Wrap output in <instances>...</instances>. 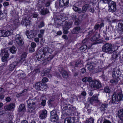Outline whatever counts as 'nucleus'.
Instances as JSON below:
<instances>
[{
  "label": "nucleus",
  "mask_w": 123,
  "mask_h": 123,
  "mask_svg": "<svg viewBox=\"0 0 123 123\" xmlns=\"http://www.w3.org/2000/svg\"><path fill=\"white\" fill-rule=\"evenodd\" d=\"M50 49L49 47L43 48L38 52L36 55L37 59L40 61L44 60L46 63L48 61L49 58H47L46 54L50 52Z\"/></svg>",
  "instance_id": "nucleus-1"
},
{
  "label": "nucleus",
  "mask_w": 123,
  "mask_h": 123,
  "mask_svg": "<svg viewBox=\"0 0 123 123\" xmlns=\"http://www.w3.org/2000/svg\"><path fill=\"white\" fill-rule=\"evenodd\" d=\"M67 19L68 17L66 15H64L63 16L61 15L59 17L56 16L54 18V24L56 27L61 26H63L68 22Z\"/></svg>",
  "instance_id": "nucleus-2"
},
{
  "label": "nucleus",
  "mask_w": 123,
  "mask_h": 123,
  "mask_svg": "<svg viewBox=\"0 0 123 123\" xmlns=\"http://www.w3.org/2000/svg\"><path fill=\"white\" fill-rule=\"evenodd\" d=\"M123 97L122 91L120 89L117 90L114 93L113 95L111 100L112 103L113 104L117 103L122 100Z\"/></svg>",
  "instance_id": "nucleus-3"
},
{
  "label": "nucleus",
  "mask_w": 123,
  "mask_h": 123,
  "mask_svg": "<svg viewBox=\"0 0 123 123\" xmlns=\"http://www.w3.org/2000/svg\"><path fill=\"white\" fill-rule=\"evenodd\" d=\"M102 50L105 52L111 54L115 51V49L113 48L112 46L111 43H107L105 44L103 46Z\"/></svg>",
  "instance_id": "nucleus-4"
},
{
  "label": "nucleus",
  "mask_w": 123,
  "mask_h": 123,
  "mask_svg": "<svg viewBox=\"0 0 123 123\" xmlns=\"http://www.w3.org/2000/svg\"><path fill=\"white\" fill-rule=\"evenodd\" d=\"M9 49L8 48H4L1 49L0 55L2 57L1 60L3 62H6L5 63L7 65V58L9 57V54L8 53Z\"/></svg>",
  "instance_id": "nucleus-5"
},
{
  "label": "nucleus",
  "mask_w": 123,
  "mask_h": 123,
  "mask_svg": "<svg viewBox=\"0 0 123 123\" xmlns=\"http://www.w3.org/2000/svg\"><path fill=\"white\" fill-rule=\"evenodd\" d=\"M47 87V85L46 84L40 82H37L36 84L35 87L37 90H38L45 91Z\"/></svg>",
  "instance_id": "nucleus-6"
},
{
  "label": "nucleus",
  "mask_w": 123,
  "mask_h": 123,
  "mask_svg": "<svg viewBox=\"0 0 123 123\" xmlns=\"http://www.w3.org/2000/svg\"><path fill=\"white\" fill-rule=\"evenodd\" d=\"M28 107L29 108L28 111L31 113L35 109L36 106L35 103L33 99H29L28 100Z\"/></svg>",
  "instance_id": "nucleus-7"
},
{
  "label": "nucleus",
  "mask_w": 123,
  "mask_h": 123,
  "mask_svg": "<svg viewBox=\"0 0 123 123\" xmlns=\"http://www.w3.org/2000/svg\"><path fill=\"white\" fill-rule=\"evenodd\" d=\"M98 64L97 61L88 62L87 63L88 69L89 70H92L94 69V67L98 65Z\"/></svg>",
  "instance_id": "nucleus-8"
},
{
  "label": "nucleus",
  "mask_w": 123,
  "mask_h": 123,
  "mask_svg": "<svg viewBox=\"0 0 123 123\" xmlns=\"http://www.w3.org/2000/svg\"><path fill=\"white\" fill-rule=\"evenodd\" d=\"M90 87L96 90L98 89L101 86L100 83L97 81H93L90 84Z\"/></svg>",
  "instance_id": "nucleus-9"
},
{
  "label": "nucleus",
  "mask_w": 123,
  "mask_h": 123,
  "mask_svg": "<svg viewBox=\"0 0 123 123\" xmlns=\"http://www.w3.org/2000/svg\"><path fill=\"white\" fill-rule=\"evenodd\" d=\"M12 30L10 31H6L5 30H0V37H8L12 34L13 32Z\"/></svg>",
  "instance_id": "nucleus-10"
},
{
  "label": "nucleus",
  "mask_w": 123,
  "mask_h": 123,
  "mask_svg": "<svg viewBox=\"0 0 123 123\" xmlns=\"http://www.w3.org/2000/svg\"><path fill=\"white\" fill-rule=\"evenodd\" d=\"M109 10L112 12H115L116 10V3L114 1H110L108 3Z\"/></svg>",
  "instance_id": "nucleus-11"
},
{
  "label": "nucleus",
  "mask_w": 123,
  "mask_h": 123,
  "mask_svg": "<svg viewBox=\"0 0 123 123\" xmlns=\"http://www.w3.org/2000/svg\"><path fill=\"white\" fill-rule=\"evenodd\" d=\"M65 25L63 26V33L65 34H67L68 32V30L70 28L72 25V22H68Z\"/></svg>",
  "instance_id": "nucleus-12"
},
{
  "label": "nucleus",
  "mask_w": 123,
  "mask_h": 123,
  "mask_svg": "<svg viewBox=\"0 0 123 123\" xmlns=\"http://www.w3.org/2000/svg\"><path fill=\"white\" fill-rule=\"evenodd\" d=\"M59 71L61 73L62 76L64 78H67L68 77V73L64 70L62 67L59 68Z\"/></svg>",
  "instance_id": "nucleus-13"
},
{
  "label": "nucleus",
  "mask_w": 123,
  "mask_h": 123,
  "mask_svg": "<svg viewBox=\"0 0 123 123\" xmlns=\"http://www.w3.org/2000/svg\"><path fill=\"white\" fill-rule=\"evenodd\" d=\"M15 40L16 42L19 45L21 46L24 43L21 36L19 34H17L16 35Z\"/></svg>",
  "instance_id": "nucleus-14"
},
{
  "label": "nucleus",
  "mask_w": 123,
  "mask_h": 123,
  "mask_svg": "<svg viewBox=\"0 0 123 123\" xmlns=\"http://www.w3.org/2000/svg\"><path fill=\"white\" fill-rule=\"evenodd\" d=\"M36 32L34 31L31 30L27 31L26 34L29 38H31L33 37L36 35Z\"/></svg>",
  "instance_id": "nucleus-15"
},
{
  "label": "nucleus",
  "mask_w": 123,
  "mask_h": 123,
  "mask_svg": "<svg viewBox=\"0 0 123 123\" xmlns=\"http://www.w3.org/2000/svg\"><path fill=\"white\" fill-rule=\"evenodd\" d=\"M37 8L40 13L43 15H45L48 13L49 12L48 10L47 9L43 8V6Z\"/></svg>",
  "instance_id": "nucleus-16"
},
{
  "label": "nucleus",
  "mask_w": 123,
  "mask_h": 123,
  "mask_svg": "<svg viewBox=\"0 0 123 123\" xmlns=\"http://www.w3.org/2000/svg\"><path fill=\"white\" fill-rule=\"evenodd\" d=\"M100 35L99 33H97L94 36H93L91 39V40L92 41H95L94 44H96L97 43H99V42L97 41L98 39L100 37Z\"/></svg>",
  "instance_id": "nucleus-17"
},
{
  "label": "nucleus",
  "mask_w": 123,
  "mask_h": 123,
  "mask_svg": "<svg viewBox=\"0 0 123 123\" xmlns=\"http://www.w3.org/2000/svg\"><path fill=\"white\" fill-rule=\"evenodd\" d=\"M121 72L119 70L116 71H114L112 72V77L114 79L118 78L121 75Z\"/></svg>",
  "instance_id": "nucleus-18"
},
{
  "label": "nucleus",
  "mask_w": 123,
  "mask_h": 123,
  "mask_svg": "<svg viewBox=\"0 0 123 123\" xmlns=\"http://www.w3.org/2000/svg\"><path fill=\"white\" fill-rule=\"evenodd\" d=\"M18 63V62L15 61L10 64L9 66L8 69L10 71L13 70Z\"/></svg>",
  "instance_id": "nucleus-19"
},
{
  "label": "nucleus",
  "mask_w": 123,
  "mask_h": 123,
  "mask_svg": "<svg viewBox=\"0 0 123 123\" xmlns=\"http://www.w3.org/2000/svg\"><path fill=\"white\" fill-rule=\"evenodd\" d=\"M63 108H65V110H71L73 111H74L76 109L75 107H73V106L70 104H66L63 106Z\"/></svg>",
  "instance_id": "nucleus-20"
},
{
  "label": "nucleus",
  "mask_w": 123,
  "mask_h": 123,
  "mask_svg": "<svg viewBox=\"0 0 123 123\" xmlns=\"http://www.w3.org/2000/svg\"><path fill=\"white\" fill-rule=\"evenodd\" d=\"M15 104L14 103H12L9 105L4 106V108L6 111H9L13 109L15 107Z\"/></svg>",
  "instance_id": "nucleus-21"
},
{
  "label": "nucleus",
  "mask_w": 123,
  "mask_h": 123,
  "mask_svg": "<svg viewBox=\"0 0 123 123\" xmlns=\"http://www.w3.org/2000/svg\"><path fill=\"white\" fill-rule=\"evenodd\" d=\"M69 3V0H59V5L61 6H63L67 5Z\"/></svg>",
  "instance_id": "nucleus-22"
},
{
  "label": "nucleus",
  "mask_w": 123,
  "mask_h": 123,
  "mask_svg": "<svg viewBox=\"0 0 123 123\" xmlns=\"http://www.w3.org/2000/svg\"><path fill=\"white\" fill-rule=\"evenodd\" d=\"M75 121V119L74 117L71 118L69 117L65 119V123H74Z\"/></svg>",
  "instance_id": "nucleus-23"
},
{
  "label": "nucleus",
  "mask_w": 123,
  "mask_h": 123,
  "mask_svg": "<svg viewBox=\"0 0 123 123\" xmlns=\"http://www.w3.org/2000/svg\"><path fill=\"white\" fill-rule=\"evenodd\" d=\"M108 106V104H102L99 106V108L100 110L101 111H103V112H104V111L106 110Z\"/></svg>",
  "instance_id": "nucleus-24"
},
{
  "label": "nucleus",
  "mask_w": 123,
  "mask_h": 123,
  "mask_svg": "<svg viewBox=\"0 0 123 123\" xmlns=\"http://www.w3.org/2000/svg\"><path fill=\"white\" fill-rule=\"evenodd\" d=\"M78 4V3L73 5V9L74 11L76 12H78L79 13L81 12L82 10L80 8H78L76 6V5Z\"/></svg>",
  "instance_id": "nucleus-25"
},
{
  "label": "nucleus",
  "mask_w": 123,
  "mask_h": 123,
  "mask_svg": "<svg viewBox=\"0 0 123 123\" xmlns=\"http://www.w3.org/2000/svg\"><path fill=\"white\" fill-rule=\"evenodd\" d=\"M98 100V96L97 95H94L89 100L91 104L96 101H97Z\"/></svg>",
  "instance_id": "nucleus-26"
},
{
  "label": "nucleus",
  "mask_w": 123,
  "mask_h": 123,
  "mask_svg": "<svg viewBox=\"0 0 123 123\" xmlns=\"http://www.w3.org/2000/svg\"><path fill=\"white\" fill-rule=\"evenodd\" d=\"M80 29L79 26L75 27L72 30L71 33L73 34L78 33L80 31Z\"/></svg>",
  "instance_id": "nucleus-27"
},
{
  "label": "nucleus",
  "mask_w": 123,
  "mask_h": 123,
  "mask_svg": "<svg viewBox=\"0 0 123 123\" xmlns=\"http://www.w3.org/2000/svg\"><path fill=\"white\" fill-rule=\"evenodd\" d=\"M90 8V5L89 4H86L85 5L82 7L81 12L84 13L86 12L87 10H88Z\"/></svg>",
  "instance_id": "nucleus-28"
},
{
  "label": "nucleus",
  "mask_w": 123,
  "mask_h": 123,
  "mask_svg": "<svg viewBox=\"0 0 123 123\" xmlns=\"http://www.w3.org/2000/svg\"><path fill=\"white\" fill-rule=\"evenodd\" d=\"M30 20L28 19H24L22 21L21 24L22 25H25V26H26L30 24Z\"/></svg>",
  "instance_id": "nucleus-29"
},
{
  "label": "nucleus",
  "mask_w": 123,
  "mask_h": 123,
  "mask_svg": "<svg viewBox=\"0 0 123 123\" xmlns=\"http://www.w3.org/2000/svg\"><path fill=\"white\" fill-rule=\"evenodd\" d=\"M107 20L109 23H112L116 22L117 20L113 19L111 16H109L107 18Z\"/></svg>",
  "instance_id": "nucleus-30"
},
{
  "label": "nucleus",
  "mask_w": 123,
  "mask_h": 123,
  "mask_svg": "<svg viewBox=\"0 0 123 123\" xmlns=\"http://www.w3.org/2000/svg\"><path fill=\"white\" fill-rule=\"evenodd\" d=\"M82 65V64L81 63V61L80 60H79L75 63L74 68H75V67H77L80 68L81 67Z\"/></svg>",
  "instance_id": "nucleus-31"
},
{
  "label": "nucleus",
  "mask_w": 123,
  "mask_h": 123,
  "mask_svg": "<svg viewBox=\"0 0 123 123\" xmlns=\"http://www.w3.org/2000/svg\"><path fill=\"white\" fill-rule=\"evenodd\" d=\"M18 110L19 111L24 112L25 111L26 109L24 104H21L19 106Z\"/></svg>",
  "instance_id": "nucleus-32"
},
{
  "label": "nucleus",
  "mask_w": 123,
  "mask_h": 123,
  "mask_svg": "<svg viewBox=\"0 0 123 123\" xmlns=\"http://www.w3.org/2000/svg\"><path fill=\"white\" fill-rule=\"evenodd\" d=\"M44 1V0H39L38 3L37 4L38 8L40 7L43 6V3Z\"/></svg>",
  "instance_id": "nucleus-33"
},
{
  "label": "nucleus",
  "mask_w": 123,
  "mask_h": 123,
  "mask_svg": "<svg viewBox=\"0 0 123 123\" xmlns=\"http://www.w3.org/2000/svg\"><path fill=\"white\" fill-rule=\"evenodd\" d=\"M51 120L52 122H56L58 119V116H51Z\"/></svg>",
  "instance_id": "nucleus-34"
},
{
  "label": "nucleus",
  "mask_w": 123,
  "mask_h": 123,
  "mask_svg": "<svg viewBox=\"0 0 123 123\" xmlns=\"http://www.w3.org/2000/svg\"><path fill=\"white\" fill-rule=\"evenodd\" d=\"M120 55L118 53H114L112 55V58L113 59H117L119 57Z\"/></svg>",
  "instance_id": "nucleus-35"
},
{
  "label": "nucleus",
  "mask_w": 123,
  "mask_h": 123,
  "mask_svg": "<svg viewBox=\"0 0 123 123\" xmlns=\"http://www.w3.org/2000/svg\"><path fill=\"white\" fill-rule=\"evenodd\" d=\"M17 49L14 46H12L9 49L10 51L12 54L15 53L17 50Z\"/></svg>",
  "instance_id": "nucleus-36"
},
{
  "label": "nucleus",
  "mask_w": 123,
  "mask_h": 123,
  "mask_svg": "<svg viewBox=\"0 0 123 123\" xmlns=\"http://www.w3.org/2000/svg\"><path fill=\"white\" fill-rule=\"evenodd\" d=\"M118 29L122 32L123 31V24L122 23H119L118 24Z\"/></svg>",
  "instance_id": "nucleus-37"
},
{
  "label": "nucleus",
  "mask_w": 123,
  "mask_h": 123,
  "mask_svg": "<svg viewBox=\"0 0 123 123\" xmlns=\"http://www.w3.org/2000/svg\"><path fill=\"white\" fill-rule=\"evenodd\" d=\"M104 24L103 23H102L99 25V24H97L95 25L94 27V29L95 30L99 28H101L102 27L104 26Z\"/></svg>",
  "instance_id": "nucleus-38"
},
{
  "label": "nucleus",
  "mask_w": 123,
  "mask_h": 123,
  "mask_svg": "<svg viewBox=\"0 0 123 123\" xmlns=\"http://www.w3.org/2000/svg\"><path fill=\"white\" fill-rule=\"evenodd\" d=\"M87 48V46L85 44L82 46L79 49L80 50H81L82 51H84L86 50Z\"/></svg>",
  "instance_id": "nucleus-39"
},
{
  "label": "nucleus",
  "mask_w": 123,
  "mask_h": 123,
  "mask_svg": "<svg viewBox=\"0 0 123 123\" xmlns=\"http://www.w3.org/2000/svg\"><path fill=\"white\" fill-rule=\"evenodd\" d=\"M94 120L93 118H91L88 120H86L85 123H93Z\"/></svg>",
  "instance_id": "nucleus-40"
},
{
  "label": "nucleus",
  "mask_w": 123,
  "mask_h": 123,
  "mask_svg": "<svg viewBox=\"0 0 123 123\" xmlns=\"http://www.w3.org/2000/svg\"><path fill=\"white\" fill-rule=\"evenodd\" d=\"M67 111V110H65V108H63L62 111V115H69V114H68V113H66V111Z\"/></svg>",
  "instance_id": "nucleus-41"
},
{
  "label": "nucleus",
  "mask_w": 123,
  "mask_h": 123,
  "mask_svg": "<svg viewBox=\"0 0 123 123\" xmlns=\"http://www.w3.org/2000/svg\"><path fill=\"white\" fill-rule=\"evenodd\" d=\"M110 82L112 83L116 84L118 82V80L116 79H115L111 80Z\"/></svg>",
  "instance_id": "nucleus-42"
},
{
  "label": "nucleus",
  "mask_w": 123,
  "mask_h": 123,
  "mask_svg": "<svg viewBox=\"0 0 123 123\" xmlns=\"http://www.w3.org/2000/svg\"><path fill=\"white\" fill-rule=\"evenodd\" d=\"M50 72V70L49 69H46L44 72V75L46 76Z\"/></svg>",
  "instance_id": "nucleus-43"
},
{
  "label": "nucleus",
  "mask_w": 123,
  "mask_h": 123,
  "mask_svg": "<svg viewBox=\"0 0 123 123\" xmlns=\"http://www.w3.org/2000/svg\"><path fill=\"white\" fill-rule=\"evenodd\" d=\"M80 20L78 18L75 20L74 24L75 25H78L80 23Z\"/></svg>",
  "instance_id": "nucleus-44"
},
{
  "label": "nucleus",
  "mask_w": 123,
  "mask_h": 123,
  "mask_svg": "<svg viewBox=\"0 0 123 123\" xmlns=\"http://www.w3.org/2000/svg\"><path fill=\"white\" fill-rule=\"evenodd\" d=\"M118 115H123V109H120L118 111Z\"/></svg>",
  "instance_id": "nucleus-45"
},
{
  "label": "nucleus",
  "mask_w": 123,
  "mask_h": 123,
  "mask_svg": "<svg viewBox=\"0 0 123 123\" xmlns=\"http://www.w3.org/2000/svg\"><path fill=\"white\" fill-rule=\"evenodd\" d=\"M71 17L73 20H75L77 18V16L75 14H73V15H71Z\"/></svg>",
  "instance_id": "nucleus-46"
},
{
  "label": "nucleus",
  "mask_w": 123,
  "mask_h": 123,
  "mask_svg": "<svg viewBox=\"0 0 123 123\" xmlns=\"http://www.w3.org/2000/svg\"><path fill=\"white\" fill-rule=\"evenodd\" d=\"M47 111L46 110H43L42 111L40 115H47Z\"/></svg>",
  "instance_id": "nucleus-47"
},
{
  "label": "nucleus",
  "mask_w": 123,
  "mask_h": 123,
  "mask_svg": "<svg viewBox=\"0 0 123 123\" xmlns=\"http://www.w3.org/2000/svg\"><path fill=\"white\" fill-rule=\"evenodd\" d=\"M44 24L43 22H41L40 24L38 25V27L40 28L43 27L44 26Z\"/></svg>",
  "instance_id": "nucleus-48"
},
{
  "label": "nucleus",
  "mask_w": 123,
  "mask_h": 123,
  "mask_svg": "<svg viewBox=\"0 0 123 123\" xmlns=\"http://www.w3.org/2000/svg\"><path fill=\"white\" fill-rule=\"evenodd\" d=\"M48 79L46 77H44L43 78L42 80V82L43 83H45L47 82L48 81Z\"/></svg>",
  "instance_id": "nucleus-49"
},
{
  "label": "nucleus",
  "mask_w": 123,
  "mask_h": 123,
  "mask_svg": "<svg viewBox=\"0 0 123 123\" xmlns=\"http://www.w3.org/2000/svg\"><path fill=\"white\" fill-rule=\"evenodd\" d=\"M104 91L106 93H109L110 92V90L109 89L108 87H106L105 88Z\"/></svg>",
  "instance_id": "nucleus-50"
},
{
  "label": "nucleus",
  "mask_w": 123,
  "mask_h": 123,
  "mask_svg": "<svg viewBox=\"0 0 123 123\" xmlns=\"http://www.w3.org/2000/svg\"><path fill=\"white\" fill-rule=\"evenodd\" d=\"M89 12L92 13H93L94 11V10L93 7H91L90 5V8L88 10Z\"/></svg>",
  "instance_id": "nucleus-51"
},
{
  "label": "nucleus",
  "mask_w": 123,
  "mask_h": 123,
  "mask_svg": "<svg viewBox=\"0 0 123 123\" xmlns=\"http://www.w3.org/2000/svg\"><path fill=\"white\" fill-rule=\"evenodd\" d=\"M51 3L50 1H48L46 2L44 6L45 7H49L50 4Z\"/></svg>",
  "instance_id": "nucleus-52"
},
{
  "label": "nucleus",
  "mask_w": 123,
  "mask_h": 123,
  "mask_svg": "<svg viewBox=\"0 0 123 123\" xmlns=\"http://www.w3.org/2000/svg\"><path fill=\"white\" fill-rule=\"evenodd\" d=\"M51 115H56L57 113L56 111L55 110H53L51 112Z\"/></svg>",
  "instance_id": "nucleus-53"
},
{
  "label": "nucleus",
  "mask_w": 123,
  "mask_h": 123,
  "mask_svg": "<svg viewBox=\"0 0 123 123\" xmlns=\"http://www.w3.org/2000/svg\"><path fill=\"white\" fill-rule=\"evenodd\" d=\"M36 46V43L34 42H32L31 43V47L34 48Z\"/></svg>",
  "instance_id": "nucleus-54"
},
{
  "label": "nucleus",
  "mask_w": 123,
  "mask_h": 123,
  "mask_svg": "<svg viewBox=\"0 0 123 123\" xmlns=\"http://www.w3.org/2000/svg\"><path fill=\"white\" fill-rule=\"evenodd\" d=\"M87 81L88 82H90V84L91 83V82L93 81H92V78L91 77H87Z\"/></svg>",
  "instance_id": "nucleus-55"
},
{
  "label": "nucleus",
  "mask_w": 123,
  "mask_h": 123,
  "mask_svg": "<svg viewBox=\"0 0 123 123\" xmlns=\"http://www.w3.org/2000/svg\"><path fill=\"white\" fill-rule=\"evenodd\" d=\"M33 72H35V73H39L40 71L39 69H34Z\"/></svg>",
  "instance_id": "nucleus-56"
},
{
  "label": "nucleus",
  "mask_w": 123,
  "mask_h": 123,
  "mask_svg": "<svg viewBox=\"0 0 123 123\" xmlns=\"http://www.w3.org/2000/svg\"><path fill=\"white\" fill-rule=\"evenodd\" d=\"M27 56L26 53V52H24L22 55L21 58H25Z\"/></svg>",
  "instance_id": "nucleus-57"
},
{
  "label": "nucleus",
  "mask_w": 123,
  "mask_h": 123,
  "mask_svg": "<svg viewBox=\"0 0 123 123\" xmlns=\"http://www.w3.org/2000/svg\"><path fill=\"white\" fill-rule=\"evenodd\" d=\"M5 92L4 89L2 88H0V94H3Z\"/></svg>",
  "instance_id": "nucleus-58"
},
{
  "label": "nucleus",
  "mask_w": 123,
  "mask_h": 123,
  "mask_svg": "<svg viewBox=\"0 0 123 123\" xmlns=\"http://www.w3.org/2000/svg\"><path fill=\"white\" fill-rule=\"evenodd\" d=\"M29 51L31 53L34 52L35 51L34 48L31 47L29 49Z\"/></svg>",
  "instance_id": "nucleus-59"
},
{
  "label": "nucleus",
  "mask_w": 123,
  "mask_h": 123,
  "mask_svg": "<svg viewBox=\"0 0 123 123\" xmlns=\"http://www.w3.org/2000/svg\"><path fill=\"white\" fill-rule=\"evenodd\" d=\"M101 1H102V2L105 3H108L111 0H101Z\"/></svg>",
  "instance_id": "nucleus-60"
},
{
  "label": "nucleus",
  "mask_w": 123,
  "mask_h": 123,
  "mask_svg": "<svg viewBox=\"0 0 123 123\" xmlns=\"http://www.w3.org/2000/svg\"><path fill=\"white\" fill-rule=\"evenodd\" d=\"M46 100H43L41 102V104L42 106H44L45 105Z\"/></svg>",
  "instance_id": "nucleus-61"
},
{
  "label": "nucleus",
  "mask_w": 123,
  "mask_h": 123,
  "mask_svg": "<svg viewBox=\"0 0 123 123\" xmlns=\"http://www.w3.org/2000/svg\"><path fill=\"white\" fill-rule=\"evenodd\" d=\"M87 77H86L83 78L82 79V81L84 82H86L87 81Z\"/></svg>",
  "instance_id": "nucleus-62"
},
{
  "label": "nucleus",
  "mask_w": 123,
  "mask_h": 123,
  "mask_svg": "<svg viewBox=\"0 0 123 123\" xmlns=\"http://www.w3.org/2000/svg\"><path fill=\"white\" fill-rule=\"evenodd\" d=\"M5 111H0V115H5Z\"/></svg>",
  "instance_id": "nucleus-63"
},
{
  "label": "nucleus",
  "mask_w": 123,
  "mask_h": 123,
  "mask_svg": "<svg viewBox=\"0 0 123 123\" xmlns=\"http://www.w3.org/2000/svg\"><path fill=\"white\" fill-rule=\"evenodd\" d=\"M103 123H111L110 121L106 120H104Z\"/></svg>",
  "instance_id": "nucleus-64"
}]
</instances>
